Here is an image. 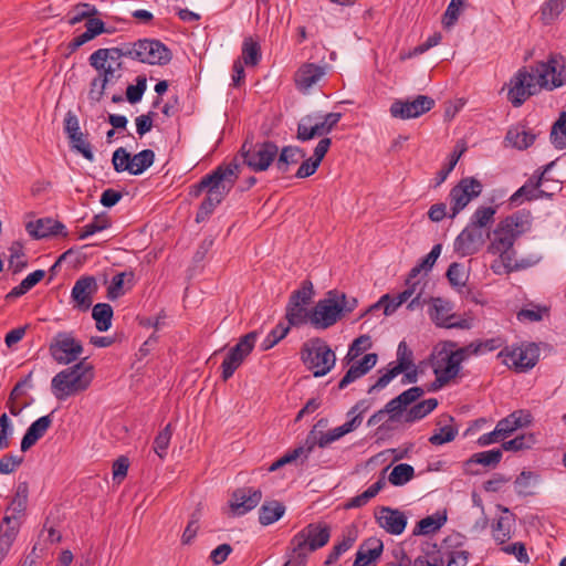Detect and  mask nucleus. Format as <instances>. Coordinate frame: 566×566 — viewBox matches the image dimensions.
<instances>
[{
	"mask_svg": "<svg viewBox=\"0 0 566 566\" xmlns=\"http://www.w3.org/2000/svg\"><path fill=\"white\" fill-rule=\"evenodd\" d=\"M507 99L514 107H520L538 88L554 90L566 84V59L560 54L551 55L548 61L538 62L517 71L511 78Z\"/></svg>",
	"mask_w": 566,
	"mask_h": 566,
	"instance_id": "nucleus-1",
	"label": "nucleus"
},
{
	"mask_svg": "<svg viewBox=\"0 0 566 566\" xmlns=\"http://www.w3.org/2000/svg\"><path fill=\"white\" fill-rule=\"evenodd\" d=\"M88 64L97 75L90 83L87 96L91 102L98 103L104 97L106 88L123 77L125 65L106 53L104 48L97 49L88 56Z\"/></svg>",
	"mask_w": 566,
	"mask_h": 566,
	"instance_id": "nucleus-2",
	"label": "nucleus"
},
{
	"mask_svg": "<svg viewBox=\"0 0 566 566\" xmlns=\"http://www.w3.org/2000/svg\"><path fill=\"white\" fill-rule=\"evenodd\" d=\"M93 367L84 360L57 373L51 380V388L57 400H65L86 390L93 380Z\"/></svg>",
	"mask_w": 566,
	"mask_h": 566,
	"instance_id": "nucleus-3",
	"label": "nucleus"
},
{
	"mask_svg": "<svg viewBox=\"0 0 566 566\" xmlns=\"http://www.w3.org/2000/svg\"><path fill=\"white\" fill-rule=\"evenodd\" d=\"M331 538V526L324 522L310 523L290 541V553L303 565L311 553L324 547Z\"/></svg>",
	"mask_w": 566,
	"mask_h": 566,
	"instance_id": "nucleus-4",
	"label": "nucleus"
},
{
	"mask_svg": "<svg viewBox=\"0 0 566 566\" xmlns=\"http://www.w3.org/2000/svg\"><path fill=\"white\" fill-rule=\"evenodd\" d=\"M532 214L528 210H518L501 220L493 231L494 239L489 251L511 250L516 240L531 229Z\"/></svg>",
	"mask_w": 566,
	"mask_h": 566,
	"instance_id": "nucleus-5",
	"label": "nucleus"
},
{
	"mask_svg": "<svg viewBox=\"0 0 566 566\" xmlns=\"http://www.w3.org/2000/svg\"><path fill=\"white\" fill-rule=\"evenodd\" d=\"M240 174V165H220L201 178V188H207L206 201L217 207L232 189Z\"/></svg>",
	"mask_w": 566,
	"mask_h": 566,
	"instance_id": "nucleus-6",
	"label": "nucleus"
},
{
	"mask_svg": "<svg viewBox=\"0 0 566 566\" xmlns=\"http://www.w3.org/2000/svg\"><path fill=\"white\" fill-rule=\"evenodd\" d=\"M240 174V165H220L201 178V188H207L206 201L217 207L232 189Z\"/></svg>",
	"mask_w": 566,
	"mask_h": 566,
	"instance_id": "nucleus-7",
	"label": "nucleus"
},
{
	"mask_svg": "<svg viewBox=\"0 0 566 566\" xmlns=\"http://www.w3.org/2000/svg\"><path fill=\"white\" fill-rule=\"evenodd\" d=\"M279 151V146L271 140L253 142V136L247 137L243 142L239 155L252 171L261 172L268 170L274 164Z\"/></svg>",
	"mask_w": 566,
	"mask_h": 566,
	"instance_id": "nucleus-8",
	"label": "nucleus"
},
{
	"mask_svg": "<svg viewBox=\"0 0 566 566\" xmlns=\"http://www.w3.org/2000/svg\"><path fill=\"white\" fill-rule=\"evenodd\" d=\"M301 358L304 365L313 371L314 377H323L335 366L336 356L327 343L313 338L303 345Z\"/></svg>",
	"mask_w": 566,
	"mask_h": 566,
	"instance_id": "nucleus-9",
	"label": "nucleus"
},
{
	"mask_svg": "<svg viewBox=\"0 0 566 566\" xmlns=\"http://www.w3.org/2000/svg\"><path fill=\"white\" fill-rule=\"evenodd\" d=\"M342 113H313L303 116L297 124L296 138L307 142L329 134L342 118Z\"/></svg>",
	"mask_w": 566,
	"mask_h": 566,
	"instance_id": "nucleus-10",
	"label": "nucleus"
},
{
	"mask_svg": "<svg viewBox=\"0 0 566 566\" xmlns=\"http://www.w3.org/2000/svg\"><path fill=\"white\" fill-rule=\"evenodd\" d=\"M155 161V153L151 149H144L132 156L124 147L113 153L112 164L118 174L127 171L138 176L146 171Z\"/></svg>",
	"mask_w": 566,
	"mask_h": 566,
	"instance_id": "nucleus-11",
	"label": "nucleus"
},
{
	"mask_svg": "<svg viewBox=\"0 0 566 566\" xmlns=\"http://www.w3.org/2000/svg\"><path fill=\"white\" fill-rule=\"evenodd\" d=\"M344 298V293L337 290L327 292L326 297L319 300L310 313V322L317 329H326L340 318V308L337 300Z\"/></svg>",
	"mask_w": 566,
	"mask_h": 566,
	"instance_id": "nucleus-12",
	"label": "nucleus"
},
{
	"mask_svg": "<svg viewBox=\"0 0 566 566\" xmlns=\"http://www.w3.org/2000/svg\"><path fill=\"white\" fill-rule=\"evenodd\" d=\"M259 337L256 331H252L239 338L238 343L229 349L221 364V378L227 381L235 370L243 364L245 358L252 353L255 342Z\"/></svg>",
	"mask_w": 566,
	"mask_h": 566,
	"instance_id": "nucleus-13",
	"label": "nucleus"
},
{
	"mask_svg": "<svg viewBox=\"0 0 566 566\" xmlns=\"http://www.w3.org/2000/svg\"><path fill=\"white\" fill-rule=\"evenodd\" d=\"M259 337L256 331H252L239 338L238 343L229 349L221 364V378L227 381L235 370L243 364L245 358L252 353L255 342Z\"/></svg>",
	"mask_w": 566,
	"mask_h": 566,
	"instance_id": "nucleus-14",
	"label": "nucleus"
},
{
	"mask_svg": "<svg viewBox=\"0 0 566 566\" xmlns=\"http://www.w3.org/2000/svg\"><path fill=\"white\" fill-rule=\"evenodd\" d=\"M51 357L59 365H69L76 361L84 352L83 345L72 332H59L49 345Z\"/></svg>",
	"mask_w": 566,
	"mask_h": 566,
	"instance_id": "nucleus-15",
	"label": "nucleus"
},
{
	"mask_svg": "<svg viewBox=\"0 0 566 566\" xmlns=\"http://www.w3.org/2000/svg\"><path fill=\"white\" fill-rule=\"evenodd\" d=\"M457 343L453 340H447L442 344V347L437 350L433 360L432 368L434 375H443V379H454L461 371V358L462 352H457Z\"/></svg>",
	"mask_w": 566,
	"mask_h": 566,
	"instance_id": "nucleus-16",
	"label": "nucleus"
},
{
	"mask_svg": "<svg viewBox=\"0 0 566 566\" xmlns=\"http://www.w3.org/2000/svg\"><path fill=\"white\" fill-rule=\"evenodd\" d=\"M483 186L473 177L462 178L449 192L450 213L449 218H455L471 200L479 197Z\"/></svg>",
	"mask_w": 566,
	"mask_h": 566,
	"instance_id": "nucleus-17",
	"label": "nucleus"
},
{
	"mask_svg": "<svg viewBox=\"0 0 566 566\" xmlns=\"http://www.w3.org/2000/svg\"><path fill=\"white\" fill-rule=\"evenodd\" d=\"M436 102L427 95H417L413 99H396L390 105L389 112L394 118L411 119L431 111Z\"/></svg>",
	"mask_w": 566,
	"mask_h": 566,
	"instance_id": "nucleus-18",
	"label": "nucleus"
},
{
	"mask_svg": "<svg viewBox=\"0 0 566 566\" xmlns=\"http://www.w3.org/2000/svg\"><path fill=\"white\" fill-rule=\"evenodd\" d=\"M452 305L449 301L441 297L431 298V305L428 314L431 321L438 326L443 328H461L468 329L471 327L469 319H458L455 314L451 313Z\"/></svg>",
	"mask_w": 566,
	"mask_h": 566,
	"instance_id": "nucleus-19",
	"label": "nucleus"
},
{
	"mask_svg": "<svg viewBox=\"0 0 566 566\" xmlns=\"http://www.w3.org/2000/svg\"><path fill=\"white\" fill-rule=\"evenodd\" d=\"M503 363L514 367L518 371L532 369L538 360V348L535 344L509 348L505 347L499 353Z\"/></svg>",
	"mask_w": 566,
	"mask_h": 566,
	"instance_id": "nucleus-20",
	"label": "nucleus"
},
{
	"mask_svg": "<svg viewBox=\"0 0 566 566\" xmlns=\"http://www.w3.org/2000/svg\"><path fill=\"white\" fill-rule=\"evenodd\" d=\"M139 62L149 65H166L172 59V52L156 39H138Z\"/></svg>",
	"mask_w": 566,
	"mask_h": 566,
	"instance_id": "nucleus-21",
	"label": "nucleus"
},
{
	"mask_svg": "<svg viewBox=\"0 0 566 566\" xmlns=\"http://www.w3.org/2000/svg\"><path fill=\"white\" fill-rule=\"evenodd\" d=\"M261 500V490L243 486L233 491L229 506L233 515L241 516L255 509Z\"/></svg>",
	"mask_w": 566,
	"mask_h": 566,
	"instance_id": "nucleus-22",
	"label": "nucleus"
},
{
	"mask_svg": "<svg viewBox=\"0 0 566 566\" xmlns=\"http://www.w3.org/2000/svg\"><path fill=\"white\" fill-rule=\"evenodd\" d=\"M484 242L483 230L469 223L455 238L454 250L462 256H469L476 253Z\"/></svg>",
	"mask_w": 566,
	"mask_h": 566,
	"instance_id": "nucleus-23",
	"label": "nucleus"
},
{
	"mask_svg": "<svg viewBox=\"0 0 566 566\" xmlns=\"http://www.w3.org/2000/svg\"><path fill=\"white\" fill-rule=\"evenodd\" d=\"M98 285L94 276H81L72 287L71 297L77 310L86 312L93 304V296Z\"/></svg>",
	"mask_w": 566,
	"mask_h": 566,
	"instance_id": "nucleus-24",
	"label": "nucleus"
},
{
	"mask_svg": "<svg viewBox=\"0 0 566 566\" xmlns=\"http://www.w3.org/2000/svg\"><path fill=\"white\" fill-rule=\"evenodd\" d=\"M378 525L391 535H400L407 526V516L398 509L381 506L375 512Z\"/></svg>",
	"mask_w": 566,
	"mask_h": 566,
	"instance_id": "nucleus-25",
	"label": "nucleus"
},
{
	"mask_svg": "<svg viewBox=\"0 0 566 566\" xmlns=\"http://www.w3.org/2000/svg\"><path fill=\"white\" fill-rule=\"evenodd\" d=\"M326 74V67L315 63H304L295 73V84L298 91L307 93Z\"/></svg>",
	"mask_w": 566,
	"mask_h": 566,
	"instance_id": "nucleus-26",
	"label": "nucleus"
},
{
	"mask_svg": "<svg viewBox=\"0 0 566 566\" xmlns=\"http://www.w3.org/2000/svg\"><path fill=\"white\" fill-rule=\"evenodd\" d=\"M52 422V413L42 416L32 422L21 440V451L25 452L33 447L46 433Z\"/></svg>",
	"mask_w": 566,
	"mask_h": 566,
	"instance_id": "nucleus-27",
	"label": "nucleus"
},
{
	"mask_svg": "<svg viewBox=\"0 0 566 566\" xmlns=\"http://www.w3.org/2000/svg\"><path fill=\"white\" fill-rule=\"evenodd\" d=\"M384 551V544L379 538L370 537L366 539L356 553L353 566H367L375 563Z\"/></svg>",
	"mask_w": 566,
	"mask_h": 566,
	"instance_id": "nucleus-28",
	"label": "nucleus"
},
{
	"mask_svg": "<svg viewBox=\"0 0 566 566\" xmlns=\"http://www.w3.org/2000/svg\"><path fill=\"white\" fill-rule=\"evenodd\" d=\"M532 422V416L524 410H517L501 419L496 424V432L502 434V439L507 438L515 430L527 427Z\"/></svg>",
	"mask_w": 566,
	"mask_h": 566,
	"instance_id": "nucleus-29",
	"label": "nucleus"
},
{
	"mask_svg": "<svg viewBox=\"0 0 566 566\" xmlns=\"http://www.w3.org/2000/svg\"><path fill=\"white\" fill-rule=\"evenodd\" d=\"M306 157L305 150L297 146H284L281 151H277L274 161L276 170L284 175L290 171L291 166L296 165L301 159Z\"/></svg>",
	"mask_w": 566,
	"mask_h": 566,
	"instance_id": "nucleus-30",
	"label": "nucleus"
},
{
	"mask_svg": "<svg viewBox=\"0 0 566 566\" xmlns=\"http://www.w3.org/2000/svg\"><path fill=\"white\" fill-rule=\"evenodd\" d=\"M502 455L503 453L501 449H492L474 453L470 457V459L465 461V471L471 474H476L478 472L472 470V467L476 464H481L483 467L489 468H495L500 463Z\"/></svg>",
	"mask_w": 566,
	"mask_h": 566,
	"instance_id": "nucleus-31",
	"label": "nucleus"
},
{
	"mask_svg": "<svg viewBox=\"0 0 566 566\" xmlns=\"http://www.w3.org/2000/svg\"><path fill=\"white\" fill-rule=\"evenodd\" d=\"M504 515L500 516L492 526V535L497 544H504L512 537L514 516L509 509H503Z\"/></svg>",
	"mask_w": 566,
	"mask_h": 566,
	"instance_id": "nucleus-32",
	"label": "nucleus"
},
{
	"mask_svg": "<svg viewBox=\"0 0 566 566\" xmlns=\"http://www.w3.org/2000/svg\"><path fill=\"white\" fill-rule=\"evenodd\" d=\"M413 280L415 279H410L409 274L406 281L407 289L396 296L397 304H403L411 298L408 304V308L411 311L421 305L420 298L422 294V287H419L420 282Z\"/></svg>",
	"mask_w": 566,
	"mask_h": 566,
	"instance_id": "nucleus-33",
	"label": "nucleus"
},
{
	"mask_svg": "<svg viewBox=\"0 0 566 566\" xmlns=\"http://www.w3.org/2000/svg\"><path fill=\"white\" fill-rule=\"evenodd\" d=\"M285 513V506L279 501H270L262 504L259 510V522L263 526L279 521Z\"/></svg>",
	"mask_w": 566,
	"mask_h": 566,
	"instance_id": "nucleus-34",
	"label": "nucleus"
},
{
	"mask_svg": "<svg viewBox=\"0 0 566 566\" xmlns=\"http://www.w3.org/2000/svg\"><path fill=\"white\" fill-rule=\"evenodd\" d=\"M492 254H499L501 262L503 263V269L505 273H511L514 271H520L527 269L534 264V262L522 259L521 261H515V250L511 248V250H500V251H489Z\"/></svg>",
	"mask_w": 566,
	"mask_h": 566,
	"instance_id": "nucleus-35",
	"label": "nucleus"
},
{
	"mask_svg": "<svg viewBox=\"0 0 566 566\" xmlns=\"http://www.w3.org/2000/svg\"><path fill=\"white\" fill-rule=\"evenodd\" d=\"M138 42H123L117 46L104 48L106 53L112 55L117 62L124 63V59L139 62Z\"/></svg>",
	"mask_w": 566,
	"mask_h": 566,
	"instance_id": "nucleus-36",
	"label": "nucleus"
},
{
	"mask_svg": "<svg viewBox=\"0 0 566 566\" xmlns=\"http://www.w3.org/2000/svg\"><path fill=\"white\" fill-rule=\"evenodd\" d=\"M113 307L107 303H97L92 310V317L98 332H106L112 326Z\"/></svg>",
	"mask_w": 566,
	"mask_h": 566,
	"instance_id": "nucleus-37",
	"label": "nucleus"
},
{
	"mask_svg": "<svg viewBox=\"0 0 566 566\" xmlns=\"http://www.w3.org/2000/svg\"><path fill=\"white\" fill-rule=\"evenodd\" d=\"M386 485L385 476H380L374 484H371L361 494L352 497L345 505L346 509H356L366 505L371 499H374L380 490Z\"/></svg>",
	"mask_w": 566,
	"mask_h": 566,
	"instance_id": "nucleus-38",
	"label": "nucleus"
},
{
	"mask_svg": "<svg viewBox=\"0 0 566 566\" xmlns=\"http://www.w3.org/2000/svg\"><path fill=\"white\" fill-rule=\"evenodd\" d=\"M505 138L513 147L526 149L534 144L536 135L531 130H526L525 127H515L507 132Z\"/></svg>",
	"mask_w": 566,
	"mask_h": 566,
	"instance_id": "nucleus-39",
	"label": "nucleus"
},
{
	"mask_svg": "<svg viewBox=\"0 0 566 566\" xmlns=\"http://www.w3.org/2000/svg\"><path fill=\"white\" fill-rule=\"evenodd\" d=\"M438 406V400L436 398H429L422 400L416 405H413L405 415V421L408 423H412L417 420L424 418L431 411H433Z\"/></svg>",
	"mask_w": 566,
	"mask_h": 566,
	"instance_id": "nucleus-40",
	"label": "nucleus"
},
{
	"mask_svg": "<svg viewBox=\"0 0 566 566\" xmlns=\"http://www.w3.org/2000/svg\"><path fill=\"white\" fill-rule=\"evenodd\" d=\"M447 522L446 514L436 513L420 520L413 530V535H428L434 533Z\"/></svg>",
	"mask_w": 566,
	"mask_h": 566,
	"instance_id": "nucleus-41",
	"label": "nucleus"
},
{
	"mask_svg": "<svg viewBox=\"0 0 566 566\" xmlns=\"http://www.w3.org/2000/svg\"><path fill=\"white\" fill-rule=\"evenodd\" d=\"M261 48L260 44L254 41L251 36L243 40L242 43V60L247 66H255L261 61Z\"/></svg>",
	"mask_w": 566,
	"mask_h": 566,
	"instance_id": "nucleus-42",
	"label": "nucleus"
},
{
	"mask_svg": "<svg viewBox=\"0 0 566 566\" xmlns=\"http://www.w3.org/2000/svg\"><path fill=\"white\" fill-rule=\"evenodd\" d=\"M554 196V191L547 192V190H538L534 192V190H531L528 186L525 184L520 187L511 197H510V203L511 205H520L523 201V198L527 201L536 200V199H552Z\"/></svg>",
	"mask_w": 566,
	"mask_h": 566,
	"instance_id": "nucleus-43",
	"label": "nucleus"
},
{
	"mask_svg": "<svg viewBox=\"0 0 566 566\" xmlns=\"http://www.w3.org/2000/svg\"><path fill=\"white\" fill-rule=\"evenodd\" d=\"M566 0H546L541 7V21L548 25L564 11Z\"/></svg>",
	"mask_w": 566,
	"mask_h": 566,
	"instance_id": "nucleus-44",
	"label": "nucleus"
},
{
	"mask_svg": "<svg viewBox=\"0 0 566 566\" xmlns=\"http://www.w3.org/2000/svg\"><path fill=\"white\" fill-rule=\"evenodd\" d=\"M549 138L556 149L566 148V112H562L553 124Z\"/></svg>",
	"mask_w": 566,
	"mask_h": 566,
	"instance_id": "nucleus-45",
	"label": "nucleus"
},
{
	"mask_svg": "<svg viewBox=\"0 0 566 566\" xmlns=\"http://www.w3.org/2000/svg\"><path fill=\"white\" fill-rule=\"evenodd\" d=\"M98 13V10L95 6L90 3H77L74 8L67 13V22L70 25H75L82 21H86L91 17H95Z\"/></svg>",
	"mask_w": 566,
	"mask_h": 566,
	"instance_id": "nucleus-46",
	"label": "nucleus"
},
{
	"mask_svg": "<svg viewBox=\"0 0 566 566\" xmlns=\"http://www.w3.org/2000/svg\"><path fill=\"white\" fill-rule=\"evenodd\" d=\"M109 227H111L109 218L105 213L97 214L93 218V220L90 223H87L86 226H84L82 228L78 239L84 240V239L95 234L96 232H101Z\"/></svg>",
	"mask_w": 566,
	"mask_h": 566,
	"instance_id": "nucleus-47",
	"label": "nucleus"
},
{
	"mask_svg": "<svg viewBox=\"0 0 566 566\" xmlns=\"http://www.w3.org/2000/svg\"><path fill=\"white\" fill-rule=\"evenodd\" d=\"M415 475V469L407 463L396 465L389 474V482L395 486H400L409 482Z\"/></svg>",
	"mask_w": 566,
	"mask_h": 566,
	"instance_id": "nucleus-48",
	"label": "nucleus"
},
{
	"mask_svg": "<svg viewBox=\"0 0 566 566\" xmlns=\"http://www.w3.org/2000/svg\"><path fill=\"white\" fill-rule=\"evenodd\" d=\"M467 0H451L442 17V25L444 29L452 28L457 22L465 7Z\"/></svg>",
	"mask_w": 566,
	"mask_h": 566,
	"instance_id": "nucleus-49",
	"label": "nucleus"
},
{
	"mask_svg": "<svg viewBox=\"0 0 566 566\" xmlns=\"http://www.w3.org/2000/svg\"><path fill=\"white\" fill-rule=\"evenodd\" d=\"M360 423H361L360 415L353 416L352 419L348 420L347 422H345L344 424L325 432L326 439H328V442L331 444L332 442L340 439L345 434L357 429L360 426Z\"/></svg>",
	"mask_w": 566,
	"mask_h": 566,
	"instance_id": "nucleus-50",
	"label": "nucleus"
},
{
	"mask_svg": "<svg viewBox=\"0 0 566 566\" xmlns=\"http://www.w3.org/2000/svg\"><path fill=\"white\" fill-rule=\"evenodd\" d=\"M285 317L292 326H300L310 321V314L304 305L287 303Z\"/></svg>",
	"mask_w": 566,
	"mask_h": 566,
	"instance_id": "nucleus-51",
	"label": "nucleus"
},
{
	"mask_svg": "<svg viewBox=\"0 0 566 566\" xmlns=\"http://www.w3.org/2000/svg\"><path fill=\"white\" fill-rule=\"evenodd\" d=\"M495 213L496 208L494 207H479L473 212L469 223L483 230L484 227L491 224L494 221Z\"/></svg>",
	"mask_w": 566,
	"mask_h": 566,
	"instance_id": "nucleus-52",
	"label": "nucleus"
},
{
	"mask_svg": "<svg viewBox=\"0 0 566 566\" xmlns=\"http://www.w3.org/2000/svg\"><path fill=\"white\" fill-rule=\"evenodd\" d=\"M405 370H408V364L406 363H398L390 369H388L382 376H380L377 381L369 387L368 394H373L376 390H380L385 388L396 376L403 373Z\"/></svg>",
	"mask_w": 566,
	"mask_h": 566,
	"instance_id": "nucleus-53",
	"label": "nucleus"
},
{
	"mask_svg": "<svg viewBox=\"0 0 566 566\" xmlns=\"http://www.w3.org/2000/svg\"><path fill=\"white\" fill-rule=\"evenodd\" d=\"M405 370H408V364L406 363H398L390 369H388L382 376H380L377 381L369 387L368 394H373L376 390H380L385 388L396 376L403 373Z\"/></svg>",
	"mask_w": 566,
	"mask_h": 566,
	"instance_id": "nucleus-54",
	"label": "nucleus"
},
{
	"mask_svg": "<svg viewBox=\"0 0 566 566\" xmlns=\"http://www.w3.org/2000/svg\"><path fill=\"white\" fill-rule=\"evenodd\" d=\"M171 436L172 426L171 423H168L161 431H159L154 440V451L160 459H164L167 454V449L169 447Z\"/></svg>",
	"mask_w": 566,
	"mask_h": 566,
	"instance_id": "nucleus-55",
	"label": "nucleus"
},
{
	"mask_svg": "<svg viewBox=\"0 0 566 566\" xmlns=\"http://www.w3.org/2000/svg\"><path fill=\"white\" fill-rule=\"evenodd\" d=\"M371 346L370 337L368 335H361L357 337L352 345L344 358L346 364H350L356 360V358L361 355L365 350H367Z\"/></svg>",
	"mask_w": 566,
	"mask_h": 566,
	"instance_id": "nucleus-56",
	"label": "nucleus"
},
{
	"mask_svg": "<svg viewBox=\"0 0 566 566\" xmlns=\"http://www.w3.org/2000/svg\"><path fill=\"white\" fill-rule=\"evenodd\" d=\"M536 480H537V475L534 474L533 472L522 471L521 474L514 481L516 492L523 496L533 495L534 494V492L532 490L533 481H536Z\"/></svg>",
	"mask_w": 566,
	"mask_h": 566,
	"instance_id": "nucleus-57",
	"label": "nucleus"
},
{
	"mask_svg": "<svg viewBox=\"0 0 566 566\" xmlns=\"http://www.w3.org/2000/svg\"><path fill=\"white\" fill-rule=\"evenodd\" d=\"M51 219H39L36 221H30L27 224L28 233L34 239H44L51 237Z\"/></svg>",
	"mask_w": 566,
	"mask_h": 566,
	"instance_id": "nucleus-58",
	"label": "nucleus"
},
{
	"mask_svg": "<svg viewBox=\"0 0 566 566\" xmlns=\"http://www.w3.org/2000/svg\"><path fill=\"white\" fill-rule=\"evenodd\" d=\"M72 148L80 153L88 161H94V154L91 144L85 139L84 134L77 133L69 136Z\"/></svg>",
	"mask_w": 566,
	"mask_h": 566,
	"instance_id": "nucleus-59",
	"label": "nucleus"
},
{
	"mask_svg": "<svg viewBox=\"0 0 566 566\" xmlns=\"http://www.w3.org/2000/svg\"><path fill=\"white\" fill-rule=\"evenodd\" d=\"M290 331V326L282 323L277 324L263 339L261 348L269 350L274 347L281 339H283Z\"/></svg>",
	"mask_w": 566,
	"mask_h": 566,
	"instance_id": "nucleus-60",
	"label": "nucleus"
},
{
	"mask_svg": "<svg viewBox=\"0 0 566 566\" xmlns=\"http://www.w3.org/2000/svg\"><path fill=\"white\" fill-rule=\"evenodd\" d=\"M147 88V78L144 75L136 77L135 85H128L126 88V99L130 104H136L142 101L143 95Z\"/></svg>",
	"mask_w": 566,
	"mask_h": 566,
	"instance_id": "nucleus-61",
	"label": "nucleus"
},
{
	"mask_svg": "<svg viewBox=\"0 0 566 566\" xmlns=\"http://www.w3.org/2000/svg\"><path fill=\"white\" fill-rule=\"evenodd\" d=\"M458 434V428L453 426H443L438 431H436L430 438L429 442L432 446H442L444 443L451 442L455 439Z\"/></svg>",
	"mask_w": 566,
	"mask_h": 566,
	"instance_id": "nucleus-62",
	"label": "nucleus"
},
{
	"mask_svg": "<svg viewBox=\"0 0 566 566\" xmlns=\"http://www.w3.org/2000/svg\"><path fill=\"white\" fill-rule=\"evenodd\" d=\"M313 293H314L313 284L311 281L306 280L302 283L301 289L294 291L291 294L289 302L305 306L306 304L310 303V301L313 296Z\"/></svg>",
	"mask_w": 566,
	"mask_h": 566,
	"instance_id": "nucleus-63",
	"label": "nucleus"
},
{
	"mask_svg": "<svg viewBox=\"0 0 566 566\" xmlns=\"http://www.w3.org/2000/svg\"><path fill=\"white\" fill-rule=\"evenodd\" d=\"M354 543H355L354 537H350V536L344 537L342 542L334 545L333 549L327 555L324 564L327 566L335 564L345 552H347L349 548H352Z\"/></svg>",
	"mask_w": 566,
	"mask_h": 566,
	"instance_id": "nucleus-64",
	"label": "nucleus"
}]
</instances>
